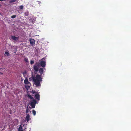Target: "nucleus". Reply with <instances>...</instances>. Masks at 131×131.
I'll use <instances>...</instances> for the list:
<instances>
[{
    "instance_id": "obj_9",
    "label": "nucleus",
    "mask_w": 131,
    "mask_h": 131,
    "mask_svg": "<svg viewBox=\"0 0 131 131\" xmlns=\"http://www.w3.org/2000/svg\"><path fill=\"white\" fill-rule=\"evenodd\" d=\"M30 115L29 114H27V115L26 116L25 118V119L26 121L27 122L30 119Z\"/></svg>"
},
{
    "instance_id": "obj_1",
    "label": "nucleus",
    "mask_w": 131,
    "mask_h": 131,
    "mask_svg": "<svg viewBox=\"0 0 131 131\" xmlns=\"http://www.w3.org/2000/svg\"><path fill=\"white\" fill-rule=\"evenodd\" d=\"M39 63L36 62L34 65L33 69L35 71L34 73L35 74H37V72L39 71L40 73V75L37 74L36 77L33 78V81L34 82V84L37 87L41 86L40 82L42 81V75L44 73V71L46 70L45 68H41L39 69Z\"/></svg>"
},
{
    "instance_id": "obj_14",
    "label": "nucleus",
    "mask_w": 131,
    "mask_h": 131,
    "mask_svg": "<svg viewBox=\"0 0 131 131\" xmlns=\"http://www.w3.org/2000/svg\"><path fill=\"white\" fill-rule=\"evenodd\" d=\"M21 130H23L22 129V127L21 125H20V126L19 127V128H18V131Z\"/></svg>"
},
{
    "instance_id": "obj_18",
    "label": "nucleus",
    "mask_w": 131,
    "mask_h": 131,
    "mask_svg": "<svg viewBox=\"0 0 131 131\" xmlns=\"http://www.w3.org/2000/svg\"><path fill=\"white\" fill-rule=\"evenodd\" d=\"M16 1L15 0H11L9 1V3H12L15 2Z\"/></svg>"
},
{
    "instance_id": "obj_13",
    "label": "nucleus",
    "mask_w": 131,
    "mask_h": 131,
    "mask_svg": "<svg viewBox=\"0 0 131 131\" xmlns=\"http://www.w3.org/2000/svg\"><path fill=\"white\" fill-rule=\"evenodd\" d=\"M32 112L33 115L34 116H35L36 114V111L34 110L32 111Z\"/></svg>"
},
{
    "instance_id": "obj_20",
    "label": "nucleus",
    "mask_w": 131,
    "mask_h": 131,
    "mask_svg": "<svg viewBox=\"0 0 131 131\" xmlns=\"http://www.w3.org/2000/svg\"><path fill=\"white\" fill-rule=\"evenodd\" d=\"M34 63V61L33 60H31L30 62V63L31 65L33 64Z\"/></svg>"
},
{
    "instance_id": "obj_8",
    "label": "nucleus",
    "mask_w": 131,
    "mask_h": 131,
    "mask_svg": "<svg viewBox=\"0 0 131 131\" xmlns=\"http://www.w3.org/2000/svg\"><path fill=\"white\" fill-rule=\"evenodd\" d=\"M19 121L17 119H15L14 120V123L15 125H17Z\"/></svg>"
},
{
    "instance_id": "obj_4",
    "label": "nucleus",
    "mask_w": 131,
    "mask_h": 131,
    "mask_svg": "<svg viewBox=\"0 0 131 131\" xmlns=\"http://www.w3.org/2000/svg\"><path fill=\"white\" fill-rule=\"evenodd\" d=\"M11 38L15 41H17L19 39V37H16L14 36H11Z\"/></svg>"
},
{
    "instance_id": "obj_23",
    "label": "nucleus",
    "mask_w": 131,
    "mask_h": 131,
    "mask_svg": "<svg viewBox=\"0 0 131 131\" xmlns=\"http://www.w3.org/2000/svg\"><path fill=\"white\" fill-rule=\"evenodd\" d=\"M0 74L1 75H2L3 74V73L1 72H0Z\"/></svg>"
},
{
    "instance_id": "obj_15",
    "label": "nucleus",
    "mask_w": 131,
    "mask_h": 131,
    "mask_svg": "<svg viewBox=\"0 0 131 131\" xmlns=\"http://www.w3.org/2000/svg\"><path fill=\"white\" fill-rule=\"evenodd\" d=\"M24 60L26 62H28V59L27 58H25Z\"/></svg>"
},
{
    "instance_id": "obj_6",
    "label": "nucleus",
    "mask_w": 131,
    "mask_h": 131,
    "mask_svg": "<svg viewBox=\"0 0 131 131\" xmlns=\"http://www.w3.org/2000/svg\"><path fill=\"white\" fill-rule=\"evenodd\" d=\"M24 83L26 84H28L30 83V82L28 81V78L27 77H26L24 81Z\"/></svg>"
},
{
    "instance_id": "obj_5",
    "label": "nucleus",
    "mask_w": 131,
    "mask_h": 131,
    "mask_svg": "<svg viewBox=\"0 0 131 131\" xmlns=\"http://www.w3.org/2000/svg\"><path fill=\"white\" fill-rule=\"evenodd\" d=\"M29 41L31 45L32 46L35 44V41L34 39L32 38H30L29 40Z\"/></svg>"
},
{
    "instance_id": "obj_10",
    "label": "nucleus",
    "mask_w": 131,
    "mask_h": 131,
    "mask_svg": "<svg viewBox=\"0 0 131 131\" xmlns=\"http://www.w3.org/2000/svg\"><path fill=\"white\" fill-rule=\"evenodd\" d=\"M24 77L25 78H26V75H27V72L26 71H25L24 72H23L22 73Z\"/></svg>"
},
{
    "instance_id": "obj_12",
    "label": "nucleus",
    "mask_w": 131,
    "mask_h": 131,
    "mask_svg": "<svg viewBox=\"0 0 131 131\" xmlns=\"http://www.w3.org/2000/svg\"><path fill=\"white\" fill-rule=\"evenodd\" d=\"M29 109L28 108V106H27L26 107V110L25 112L26 113V114H27L28 112H29Z\"/></svg>"
},
{
    "instance_id": "obj_16",
    "label": "nucleus",
    "mask_w": 131,
    "mask_h": 131,
    "mask_svg": "<svg viewBox=\"0 0 131 131\" xmlns=\"http://www.w3.org/2000/svg\"><path fill=\"white\" fill-rule=\"evenodd\" d=\"M23 5H21L19 6V8L20 9L22 10L23 8Z\"/></svg>"
},
{
    "instance_id": "obj_19",
    "label": "nucleus",
    "mask_w": 131,
    "mask_h": 131,
    "mask_svg": "<svg viewBox=\"0 0 131 131\" xmlns=\"http://www.w3.org/2000/svg\"><path fill=\"white\" fill-rule=\"evenodd\" d=\"M5 54L7 55V56H8L9 55V53L8 52H5Z\"/></svg>"
},
{
    "instance_id": "obj_2",
    "label": "nucleus",
    "mask_w": 131,
    "mask_h": 131,
    "mask_svg": "<svg viewBox=\"0 0 131 131\" xmlns=\"http://www.w3.org/2000/svg\"><path fill=\"white\" fill-rule=\"evenodd\" d=\"M37 103V101L35 100V99L31 100L29 101V105L31 106V107L29 106V108L31 109V108H35L36 104Z\"/></svg>"
},
{
    "instance_id": "obj_7",
    "label": "nucleus",
    "mask_w": 131,
    "mask_h": 131,
    "mask_svg": "<svg viewBox=\"0 0 131 131\" xmlns=\"http://www.w3.org/2000/svg\"><path fill=\"white\" fill-rule=\"evenodd\" d=\"M35 98L39 100H40V96L39 94H36L35 95Z\"/></svg>"
},
{
    "instance_id": "obj_11",
    "label": "nucleus",
    "mask_w": 131,
    "mask_h": 131,
    "mask_svg": "<svg viewBox=\"0 0 131 131\" xmlns=\"http://www.w3.org/2000/svg\"><path fill=\"white\" fill-rule=\"evenodd\" d=\"M27 96L28 97L30 98L31 100H33V99H34L33 97L31 96V95L30 94H28L27 95Z\"/></svg>"
},
{
    "instance_id": "obj_22",
    "label": "nucleus",
    "mask_w": 131,
    "mask_h": 131,
    "mask_svg": "<svg viewBox=\"0 0 131 131\" xmlns=\"http://www.w3.org/2000/svg\"><path fill=\"white\" fill-rule=\"evenodd\" d=\"M36 93L37 94V93L35 92V91L33 92V93L34 94V93Z\"/></svg>"
},
{
    "instance_id": "obj_24",
    "label": "nucleus",
    "mask_w": 131,
    "mask_h": 131,
    "mask_svg": "<svg viewBox=\"0 0 131 131\" xmlns=\"http://www.w3.org/2000/svg\"><path fill=\"white\" fill-rule=\"evenodd\" d=\"M5 1V0H0V1Z\"/></svg>"
},
{
    "instance_id": "obj_25",
    "label": "nucleus",
    "mask_w": 131,
    "mask_h": 131,
    "mask_svg": "<svg viewBox=\"0 0 131 131\" xmlns=\"http://www.w3.org/2000/svg\"><path fill=\"white\" fill-rule=\"evenodd\" d=\"M18 131H24L23 130H18Z\"/></svg>"
},
{
    "instance_id": "obj_17",
    "label": "nucleus",
    "mask_w": 131,
    "mask_h": 131,
    "mask_svg": "<svg viewBox=\"0 0 131 131\" xmlns=\"http://www.w3.org/2000/svg\"><path fill=\"white\" fill-rule=\"evenodd\" d=\"M16 15H13L11 16V18H14L16 17Z\"/></svg>"
},
{
    "instance_id": "obj_21",
    "label": "nucleus",
    "mask_w": 131,
    "mask_h": 131,
    "mask_svg": "<svg viewBox=\"0 0 131 131\" xmlns=\"http://www.w3.org/2000/svg\"><path fill=\"white\" fill-rule=\"evenodd\" d=\"M38 4H39L40 5V4H41V2L39 1V2Z\"/></svg>"
},
{
    "instance_id": "obj_3",
    "label": "nucleus",
    "mask_w": 131,
    "mask_h": 131,
    "mask_svg": "<svg viewBox=\"0 0 131 131\" xmlns=\"http://www.w3.org/2000/svg\"><path fill=\"white\" fill-rule=\"evenodd\" d=\"M45 60V59L43 58L39 61V66H40L42 67L45 68L46 66V62Z\"/></svg>"
}]
</instances>
